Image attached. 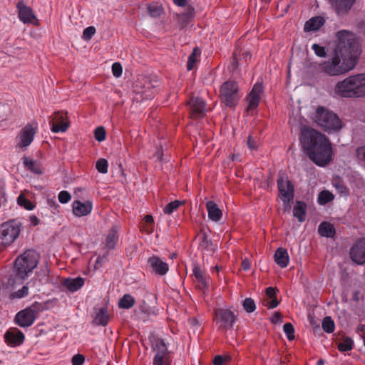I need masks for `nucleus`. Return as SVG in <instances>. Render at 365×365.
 I'll return each instance as SVG.
<instances>
[{"label": "nucleus", "instance_id": "f257e3e1", "mask_svg": "<svg viewBox=\"0 0 365 365\" xmlns=\"http://www.w3.org/2000/svg\"><path fill=\"white\" fill-rule=\"evenodd\" d=\"M338 43L334 56L319 65V70L329 76L345 74L354 69L361 53L355 35L346 30L336 33Z\"/></svg>", "mask_w": 365, "mask_h": 365}, {"label": "nucleus", "instance_id": "f03ea898", "mask_svg": "<svg viewBox=\"0 0 365 365\" xmlns=\"http://www.w3.org/2000/svg\"><path fill=\"white\" fill-rule=\"evenodd\" d=\"M300 143L309 159L317 165L324 167L332 159V148L329 140L314 129H301Z\"/></svg>", "mask_w": 365, "mask_h": 365}, {"label": "nucleus", "instance_id": "7ed1b4c3", "mask_svg": "<svg viewBox=\"0 0 365 365\" xmlns=\"http://www.w3.org/2000/svg\"><path fill=\"white\" fill-rule=\"evenodd\" d=\"M38 259L39 255L34 250H28L19 255L14 261L8 283L11 285L21 284L37 266Z\"/></svg>", "mask_w": 365, "mask_h": 365}, {"label": "nucleus", "instance_id": "20e7f679", "mask_svg": "<svg viewBox=\"0 0 365 365\" xmlns=\"http://www.w3.org/2000/svg\"><path fill=\"white\" fill-rule=\"evenodd\" d=\"M334 93L341 98H354L365 96V73L350 76L336 83Z\"/></svg>", "mask_w": 365, "mask_h": 365}, {"label": "nucleus", "instance_id": "39448f33", "mask_svg": "<svg viewBox=\"0 0 365 365\" xmlns=\"http://www.w3.org/2000/svg\"><path fill=\"white\" fill-rule=\"evenodd\" d=\"M315 122L328 133L338 131L343 127L341 120L336 113L322 106L317 109Z\"/></svg>", "mask_w": 365, "mask_h": 365}, {"label": "nucleus", "instance_id": "423d86ee", "mask_svg": "<svg viewBox=\"0 0 365 365\" xmlns=\"http://www.w3.org/2000/svg\"><path fill=\"white\" fill-rule=\"evenodd\" d=\"M20 231V225L14 220L0 225V251L10 246L19 237Z\"/></svg>", "mask_w": 365, "mask_h": 365}, {"label": "nucleus", "instance_id": "0eeeda50", "mask_svg": "<svg viewBox=\"0 0 365 365\" xmlns=\"http://www.w3.org/2000/svg\"><path fill=\"white\" fill-rule=\"evenodd\" d=\"M158 80L151 81L147 78L138 79L133 85V91L135 93L137 101H143L153 98L156 91L155 88L158 86Z\"/></svg>", "mask_w": 365, "mask_h": 365}, {"label": "nucleus", "instance_id": "6e6552de", "mask_svg": "<svg viewBox=\"0 0 365 365\" xmlns=\"http://www.w3.org/2000/svg\"><path fill=\"white\" fill-rule=\"evenodd\" d=\"M239 88L236 82L227 81L220 88V98L222 101L229 107H232L238 103L240 95Z\"/></svg>", "mask_w": 365, "mask_h": 365}, {"label": "nucleus", "instance_id": "1a4fd4ad", "mask_svg": "<svg viewBox=\"0 0 365 365\" xmlns=\"http://www.w3.org/2000/svg\"><path fill=\"white\" fill-rule=\"evenodd\" d=\"M279 197L285 207H289L290 202L294 198V188L292 182L285 175H280L277 179Z\"/></svg>", "mask_w": 365, "mask_h": 365}, {"label": "nucleus", "instance_id": "9d476101", "mask_svg": "<svg viewBox=\"0 0 365 365\" xmlns=\"http://www.w3.org/2000/svg\"><path fill=\"white\" fill-rule=\"evenodd\" d=\"M214 320L218 329L227 331L232 328L236 321V316L231 310L220 308L215 310Z\"/></svg>", "mask_w": 365, "mask_h": 365}, {"label": "nucleus", "instance_id": "9b49d317", "mask_svg": "<svg viewBox=\"0 0 365 365\" xmlns=\"http://www.w3.org/2000/svg\"><path fill=\"white\" fill-rule=\"evenodd\" d=\"M38 304H34L31 307L19 312L15 317L16 323L21 327L31 326L38 313Z\"/></svg>", "mask_w": 365, "mask_h": 365}, {"label": "nucleus", "instance_id": "f8f14e48", "mask_svg": "<svg viewBox=\"0 0 365 365\" xmlns=\"http://www.w3.org/2000/svg\"><path fill=\"white\" fill-rule=\"evenodd\" d=\"M49 123L53 133L65 132L69 126L67 112L63 110L55 112Z\"/></svg>", "mask_w": 365, "mask_h": 365}, {"label": "nucleus", "instance_id": "ddd939ff", "mask_svg": "<svg viewBox=\"0 0 365 365\" xmlns=\"http://www.w3.org/2000/svg\"><path fill=\"white\" fill-rule=\"evenodd\" d=\"M263 93V86L262 83H257L254 85L252 89L249 93L247 96V101L248 102V106L246 108V112L249 113L250 111L256 109L261 100V96Z\"/></svg>", "mask_w": 365, "mask_h": 365}, {"label": "nucleus", "instance_id": "4468645a", "mask_svg": "<svg viewBox=\"0 0 365 365\" xmlns=\"http://www.w3.org/2000/svg\"><path fill=\"white\" fill-rule=\"evenodd\" d=\"M148 264L152 269V272L156 275L164 276L169 270L168 264L163 261L158 256L153 255L149 257L148 259Z\"/></svg>", "mask_w": 365, "mask_h": 365}, {"label": "nucleus", "instance_id": "2eb2a0df", "mask_svg": "<svg viewBox=\"0 0 365 365\" xmlns=\"http://www.w3.org/2000/svg\"><path fill=\"white\" fill-rule=\"evenodd\" d=\"M350 257L358 264L365 262V239L358 240L351 247Z\"/></svg>", "mask_w": 365, "mask_h": 365}, {"label": "nucleus", "instance_id": "dca6fc26", "mask_svg": "<svg viewBox=\"0 0 365 365\" xmlns=\"http://www.w3.org/2000/svg\"><path fill=\"white\" fill-rule=\"evenodd\" d=\"M188 105L192 118H201L205 115V102L201 98L192 97L188 102Z\"/></svg>", "mask_w": 365, "mask_h": 365}, {"label": "nucleus", "instance_id": "f3484780", "mask_svg": "<svg viewBox=\"0 0 365 365\" xmlns=\"http://www.w3.org/2000/svg\"><path fill=\"white\" fill-rule=\"evenodd\" d=\"M24 338L23 332L17 328L9 329L4 334L6 343L11 346L21 345L24 342Z\"/></svg>", "mask_w": 365, "mask_h": 365}, {"label": "nucleus", "instance_id": "a211bd4d", "mask_svg": "<svg viewBox=\"0 0 365 365\" xmlns=\"http://www.w3.org/2000/svg\"><path fill=\"white\" fill-rule=\"evenodd\" d=\"M37 125L33 124H27L21 132V141L19 144V147H27L34 140V135L36 133Z\"/></svg>", "mask_w": 365, "mask_h": 365}, {"label": "nucleus", "instance_id": "6ab92c4d", "mask_svg": "<svg viewBox=\"0 0 365 365\" xmlns=\"http://www.w3.org/2000/svg\"><path fill=\"white\" fill-rule=\"evenodd\" d=\"M73 213L76 217H83L89 215L93 210V204L91 201L87 200L81 202L75 200L72 205Z\"/></svg>", "mask_w": 365, "mask_h": 365}, {"label": "nucleus", "instance_id": "aec40b11", "mask_svg": "<svg viewBox=\"0 0 365 365\" xmlns=\"http://www.w3.org/2000/svg\"><path fill=\"white\" fill-rule=\"evenodd\" d=\"M16 7L19 11V17L24 24L34 23L36 19L32 9L26 6L22 1H19Z\"/></svg>", "mask_w": 365, "mask_h": 365}, {"label": "nucleus", "instance_id": "412c9836", "mask_svg": "<svg viewBox=\"0 0 365 365\" xmlns=\"http://www.w3.org/2000/svg\"><path fill=\"white\" fill-rule=\"evenodd\" d=\"M338 15L346 14L353 6L355 0H328Z\"/></svg>", "mask_w": 365, "mask_h": 365}, {"label": "nucleus", "instance_id": "4be33fe9", "mask_svg": "<svg viewBox=\"0 0 365 365\" xmlns=\"http://www.w3.org/2000/svg\"><path fill=\"white\" fill-rule=\"evenodd\" d=\"M152 349L155 352L154 356H170V351L165 341L161 338H155L152 341Z\"/></svg>", "mask_w": 365, "mask_h": 365}, {"label": "nucleus", "instance_id": "5701e85b", "mask_svg": "<svg viewBox=\"0 0 365 365\" xmlns=\"http://www.w3.org/2000/svg\"><path fill=\"white\" fill-rule=\"evenodd\" d=\"M199 248L203 252H206L207 255H212L214 253L215 249L214 245L206 232H202L199 235Z\"/></svg>", "mask_w": 365, "mask_h": 365}, {"label": "nucleus", "instance_id": "b1692460", "mask_svg": "<svg viewBox=\"0 0 365 365\" xmlns=\"http://www.w3.org/2000/svg\"><path fill=\"white\" fill-rule=\"evenodd\" d=\"M84 279L81 277H78L76 278L65 279L62 282V285L68 291L74 292L80 289L84 285Z\"/></svg>", "mask_w": 365, "mask_h": 365}, {"label": "nucleus", "instance_id": "393cba45", "mask_svg": "<svg viewBox=\"0 0 365 365\" xmlns=\"http://www.w3.org/2000/svg\"><path fill=\"white\" fill-rule=\"evenodd\" d=\"M206 208L207 210L208 217L210 220L215 222H217L221 220L222 217V212L215 202L211 200L207 201L206 203Z\"/></svg>", "mask_w": 365, "mask_h": 365}, {"label": "nucleus", "instance_id": "a878e982", "mask_svg": "<svg viewBox=\"0 0 365 365\" xmlns=\"http://www.w3.org/2000/svg\"><path fill=\"white\" fill-rule=\"evenodd\" d=\"M274 257L275 263L281 268L287 267L289 257L286 249L282 247L278 248L274 252Z\"/></svg>", "mask_w": 365, "mask_h": 365}, {"label": "nucleus", "instance_id": "bb28decb", "mask_svg": "<svg viewBox=\"0 0 365 365\" xmlns=\"http://www.w3.org/2000/svg\"><path fill=\"white\" fill-rule=\"evenodd\" d=\"M325 23V20L322 16H314L306 21L304 30L306 32L318 31Z\"/></svg>", "mask_w": 365, "mask_h": 365}, {"label": "nucleus", "instance_id": "cd10ccee", "mask_svg": "<svg viewBox=\"0 0 365 365\" xmlns=\"http://www.w3.org/2000/svg\"><path fill=\"white\" fill-rule=\"evenodd\" d=\"M276 288L272 287H269L265 290L268 299H264V305L268 309H274L279 304V302L276 298Z\"/></svg>", "mask_w": 365, "mask_h": 365}, {"label": "nucleus", "instance_id": "c85d7f7f", "mask_svg": "<svg viewBox=\"0 0 365 365\" xmlns=\"http://www.w3.org/2000/svg\"><path fill=\"white\" fill-rule=\"evenodd\" d=\"M118 241V227H113L108 232L106 238V247L108 250H113Z\"/></svg>", "mask_w": 365, "mask_h": 365}, {"label": "nucleus", "instance_id": "c756f323", "mask_svg": "<svg viewBox=\"0 0 365 365\" xmlns=\"http://www.w3.org/2000/svg\"><path fill=\"white\" fill-rule=\"evenodd\" d=\"M318 232L320 236L325 237H333L336 231L334 225L328 222H322L318 227Z\"/></svg>", "mask_w": 365, "mask_h": 365}, {"label": "nucleus", "instance_id": "7c9ffc66", "mask_svg": "<svg viewBox=\"0 0 365 365\" xmlns=\"http://www.w3.org/2000/svg\"><path fill=\"white\" fill-rule=\"evenodd\" d=\"M306 209V203L302 201H297L296 205L294 206V216L297 217L300 222H302L305 220Z\"/></svg>", "mask_w": 365, "mask_h": 365}, {"label": "nucleus", "instance_id": "2f4dec72", "mask_svg": "<svg viewBox=\"0 0 365 365\" xmlns=\"http://www.w3.org/2000/svg\"><path fill=\"white\" fill-rule=\"evenodd\" d=\"M23 164L29 170L34 174L41 175L43 173L40 163L36 160H29L27 157H24Z\"/></svg>", "mask_w": 365, "mask_h": 365}, {"label": "nucleus", "instance_id": "473e14b6", "mask_svg": "<svg viewBox=\"0 0 365 365\" xmlns=\"http://www.w3.org/2000/svg\"><path fill=\"white\" fill-rule=\"evenodd\" d=\"M332 185L340 195L344 197L349 195V190L340 177H336L333 179Z\"/></svg>", "mask_w": 365, "mask_h": 365}, {"label": "nucleus", "instance_id": "72a5a7b5", "mask_svg": "<svg viewBox=\"0 0 365 365\" xmlns=\"http://www.w3.org/2000/svg\"><path fill=\"white\" fill-rule=\"evenodd\" d=\"M93 322L96 325L106 326L108 322V315L106 309L101 308L96 314Z\"/></svg>", "mask_w": 365, "mask_h": 365}, {"label": "nucleus", "instance_id": "f704fd0d", "mask_svg": "<svg viewBox=\"0 0 365 365\" xmlns=\"http://www.w3.org/2000/svg\"><path fill=\"white\" fill-rule=\"evenodd\" d=\"M135 299L130 294H124L118 302V307L122 309H128L131 308L135 304Z\"/></svg>", "mask_w": 365, "mask_h": 365}, {"label": "nucleus", "instance_id": "c9c22d12", "mask_svg": "<svg viewBox=\"0 0 365 365\" xmlns=\"http://www.w3.org/2000/svg\"><path fill=\"white\" fill-rule=\"evenodd\" d=\"M334 199V195L327 190L321 191L317 197V202L324 205Z\"/></svg>", "mask_w": 365, "mask_h": 365}, {"label": "nucleus", "instance_id": "e433bc0d", "mask_svg": "<svg viewBox=\"0 0 365 365\" xmlns=\"http://www.w3.org/2000/svg\"><path fill=\"white\" fill-rule=\"evenodd\" d=\"M36 275L37 279L42 284H46L50 282L49 269L47 265L41 267Z\"/></svg>", "mask_w": 365, "mask_h": 365}, {"label": "nucleus", "instance_id": "4c0bfd02", "mask_svg": "<svg viewBox=\"0 0 365 365\" xmlns=\"http://www.w3.org/2000/svg\"><path fill=\"white\" fill-rule=\"evenodd\" d=\"M192 271L197 282L202 284V288H208V282L204 277L203 272L200 267L199 266H195Z\"/></svg>", "mask_w": 365, "mask_h": 365}, {"label": "nucleus", "instance_id": "58836bf2", "mask_svg": "<svg viewBox=\"0 0 365 365\" xmlns=\"http://www.w3.org/2000/svg\"><path fill=\"white\" fill-rule=\"evenodd\" d=\"M322 329L328 334H331L334 331V322L331 317H325L322 324Z\"/></svg>", "mask_w": 365, "mask_h": 365}, {"label": "nucleus", "instance_id": "ea45409f", "mask_svg": "<svg viewBox=\"0 0 365 365\" xmlns=\"http://www.w3.org/2000/svg\"><path fill=\"white\" fill-rule=\"evenodd\" d=\"M354 341L349 337H346L341 342L338 344V349L341 351H351L353 349Z\"/></svg>", "mask_w": 365, "mask_h": 365}, {"label": "nucleus", "instance_id": "a19ab883", "mask_svg": "<svg viewBox=\"0 0 365 365\" xmlns=\"http://www.w3.org/2000/svg\"><path fill=\"white\" fill-rule=\"evenodd\" d=\"M183 202L180 200H174L169 202L164 208L165 214L170 215L177 210Z\"/></svg>", "mask_w": 365, "mask_h": 365}, {"label": "nucleus", "instance_id": "79ce46f5", "mask_svg": "<svg viewBox=\"0 0 365 365\" xmlns=\"http://www.w3.org/2000/svg\"><path fill=\"white\" fill-rule=\"evenodd\" d=\"M17 202L19 205L24 207L28 210H32L34 208V205L31 201L26 198L23 195H20L17 197Z\"/></svg>", "mask_w": 365, "mask_h": 365}, {"label": "nucleus", "instance_id": "37998d69", "mask_svg": "<svg viewBox=\"0 0 365 365\" xmlns=\"http://www.w3.org/2000/svg\"><path fill=\"white\" fill-rule=\"evenodd\" d=\"M243 308L248 313H252L256 309L255 302L250 297L245 298L242 303Z\"/></svg>", "mask_w": 365, "mask_h": 365}, {"label": "nucleus", "instance_id": "c03bdc74", "mask_svg": "<svg viewBox=\"0 0 365 365\" xmlns=\"http://www.w3.org/2000/svg\"><path fill=\"white\" fill-rule=\"evenodd\" d=\"M148 11L152 17H158L162 13L161 6L157 4H151L148 6Z\"/></svg>", "mask_w": 365, "mask_h": 365}, {"label": "nucleus", "instance_id": "a18cd8bd", "mask_svg": "<svg viewBox=\"0 0 365 365\" xmlns=\"http://www.w3.org/2000/svg\"><path fill=\"white\" fill-rule=\"evenodd\" d=\"M108 161L104 158H100L97 160L96 164V170L102 174L108 173Z\"/></svg>", "mask_w": 365, "mask_h": 365}, {"label": "nucleus", "instance_id": "49530a36", "mask_svg": "<svg viewBox=\"0 0 365 365\" xmlns=\"http://www.w3.org/2000/svg\"><path fill=\"white\" fill-rule=\"evenodd\" d=\"M153 365H171L170 356H154Z\"/></svg>", "mask_w": 365, "mask_h": 365}, {"label": "nucleus", "instance_id": "de8ad7c7", "mask_svg": "<svg viewBox=\"0 0 365 365\" xmlns=\"http://www.w3.org/2000/svg\"><path fill=\"white\" fill-rule=\"evenodd\" d=\"M283 331L289 341L294 339V328L291 323L284 324L283 326Z\"/></svg>", "mask_w": 365, "mask_h": 365}, {"label": "nucleus", "instance_id": "09e8293b", "mask_svg": "<svg viewBox=\"0 0 365 365\" xmlns=\"http://www.w3.org/2000/svg\"><path fill=\"white\" fill-rule=\"evenodd\" d=\"M94 136L97 141L102 142L106 139V132L103 126L98 127L94 131Z\"/></svg>", "mask_w": 365, "mask_h": 365}, {"label": "nucleus", "instance_id": "8fccbe9b", "mask_svg": "<svg viewBox=\"0 0 365 365\" xmlns=\"http://www.w3.org/2000/svg\"><path fill=\"white\" fill-rule=\"evenodd\" d=\"M312 50L314 51V53L321 58L325 57L327 56V51L325 47L322 46L317 43H314L312 46Z\"/></svg>", "mask_w": 365, "mask_h": 365}, {"label": "nucleus", "instance_id": "3c124183", "mask_svg": "<svg viewBox=\"0 0 365 365\" xmlns=\"http://www.w3.org/2000/svg\"><path fill=\"white\" fill-rule=\"evenodd\" d=\"M96 28L93 26H88L83 30L82 38L86 40H90L93 36L96 34Z\"/></svg>", "mask_w": 365, "mask_h": 365}, {"label": "nucleus", "instance_id": "603ef678", "mask_svg": "<svg viewBox=\"0 0 365 365\" xmlns=\"http://www.w3.org/2000/svg\"><path fill=\"white\" fill-rule=\"evenodd\" d=\"M71 198V195L68 191L63 190L58 193V201L62 204L67 203L70 201Z\"/></svg>", "mask_w": 365, "mask_h": 365}, {"label": "nucleus", "instance_id": "864d4df0", "mask_svg": "<svg viewBox=\"0 0 365 365\" xmlns=\"http://www.w3.org/2000/svg\"><path fill=\"white\" fill-rule=\"evenodd\" d=\"M196 48H194L192 53L189 56L188 60L187 62V71H191L193 68L194 64L197 61V56H196Z\"/></svg>", "mask_w": 365, "mask_h": 365}, {"label": "nucleus", "instance_id": "5fc2aeb1", "mask_svg": "<svg viewBox=\"0 0 365 365\" xmlns=\"http://www.w3.org/2000/svg\"><path fill=\"white\" fill-rule=\"evenodd\" d=\"M356 157L360 162L365 163V145L359 146L356 149Z\"/></svg>", "mask_w": 365, "mask_h": 365}, {"label": "nucleus", "instance_id": "6e6d98bb", "mask_svg": "<svg viewBox=\"0 0 365 365\" xmlns=\"http://www.w3.org/2000/svg\"><path fill=\"white\" fill-rule=\"evenodd\" d=\"M28 294H29V288H28V287L27 286H24L20 289H19L18 291L15 292L13 294V297L19 298V299H21V298H23V297L27 296Z\"/></svg>", "mask_w": 365, "mask_h": 365}, {"label": "nucleus", "instance_id": "4d7b16f0", "mask_svg": "<svg viewBox=\"0 0 365 365\" xmlns=\"http://www.w3.org/2000/svg\"><path fill=\"white\" fill-rule=\"evenodd\" d=\"M123 71L122 66L120 63H114L112 65V73L115 77H119L121 76Z\"/></svg>", "mask_w": 365, "mask_h": 365}, {"label": "nucleus", "instance_id": "13d9d810", "mask_svg": "<svg viewBox=\"0 0 365 365\" xmlns=\"http://www.w3.org/2000/svg\"><path fill=\"white\" fill-rule=\"evenodd\" d=\"M85 361V357L80 354L73 356L71 362L73 365H82Z\"/></svg>", "mask_w": 365, "mask_h": 365}, {"label": "nucleus", "instance_id": "bf43d9fd", "mask_svg": "<svg viewBox=\"0 0 365 365\" xmlns=\"http://www.w3.org/2000/svg\"><path fill=\"white\" fill-rule=\"evenodd\" d=\"M247 146L250 150H255L257 148V140L251 135L247 138Z\"/></svg>", "mask_w": 365, "mask_h": 365}, {"label": "nucleus", "instance_id": "052dcab7", "mask_svg": "<svg viewBox=\"0 0 365 365\" xmlns=\"http://www.w3.org/2000/svg\"><path fill=\"white\" fill-rule=\"evenodd\" d=\"M282 314L279 312H275L271 318V322L273 324H277L281 322Z\"/></svg>", "mask_w": 365, "mask_h": 365}, {"label": "nucleus", "instance_id": "680f3d73", "mask_svg": "<svg viewBox=\"0 0 365 365\" xmlns=\"http://www.w3.org/2000/svg\"><path fill=\"white\" fill-rule=\"evenodd\" d=\"M241 266L243 270L247 271L250 269L251 262L247 258H245L242 260Z\"/></svg>", "mask_w": 365, "mask_h": 365}, {"label": "nucleus", "instance_id": "e2e57ef3", "mask_svg": "<svg viewBox=\"0 0 365 365\" xmlns=\"http://www.w3.org/2000/svg\"><path fill=\"white\" fill-rule=\"evenodd\" d=\"M224 362V358L221 355H217L215 356L213 364L214 365H222Z\"/></svg>", "mask_w": 365, "mask_h": 365}, {"label": "nucleus", "instance_id": "0e129e2a", "mask_svg": "<svg viewBox=\"0 0 365 365\" xmlns=\"http://www.w3.org/2000/svg\"><path fill=\"white\" fill-rule=\"evenodd\" d=\"M155 157L157 158V159L160 161H163L164 160V158H163V151L160 149L158 150L156 152H155Z\"/></svg>", "mask_w": 365, "mask_h": 365}, {"label": "nucleus", "instance_id": "69168bd1", "mask_svg": "<svg viewBox=\"0 0 365 365\" xmlns=\"http://www.w3.org/2000/svg\"><path fill=\"white\" fill-rule=\"evenodd\" d=\"M175 5L182 7L187 4V0H173Z\"/></svg>", "mask_w": 365, "mask_h": 365}, {"label": "nucleus", "instance_id": "338daca9", "mask_svg": "<svg viewBox=\"0 0 365 365\" xmlns=\"http://www.w3.org/2000/svg\"><path fill=\"white\" fill-rule=\"evenodd\" d=\"M30 222L33 225H38L40 221L37 217L32 215L30 217Z\"/></svg>", "mask_w": 365, "mask_h": 365}, {"label": "nucleus", "instance_id": "774afa93", "mask_svg": "<svg viewBox=\"0 0 365 365\" xmlns=\"http://www.w3.org/2000/svg\"><path fill=\"white\" fill-rule=\"evenodd\" d=\"M106 255H103L102 256H98L96 259V263H102L106 259Z\"/></svg>", "mask_w": 365, "mask_h": 365}]
</instances>
